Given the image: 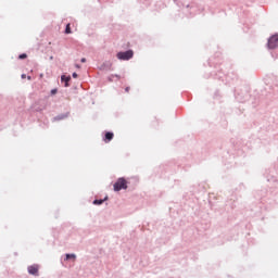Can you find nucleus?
<instances>
[{
    "label": "nucleus",
    "instance_id": "nucleus-21",
    "mask_svg": "<svg viewBox=\"0 0 278 278\" xmlns=\"http://www.w3.org/2000/svg\"><path fill=\"white\" fill-rule=\"evenodd\" d=\"M235 77H236V79H238V75H236Z\"/></svg>",
    "mask_w": 278,
    "mask_h": 278
},
{
    "label": "nucleus",
    "instance_id": "nucleus-18",
    "mask_svg": "<svg viewBox=\"0 0 278 278\" xmlns=\"http://www.w3.org/2000/svg\"><path fill=\"white\" fill-rule=\"evenodd\" d=\"M80 62L85 63V62H86V58H83V59L80 60Z\"/></svg>",
    "mask_w": 278,
    "mask_h": 278
},
{
    "label": "nucleus",
    "instance_id": "nucleus-7",
    "mask_svg": "<svg viewBox=\"0 0 278 278\" xmlns=\"http://www.w3.org/2000/svg\"><path fill=\"white\" fill-rule=\"evenodd\" d=\"M61 81L64 84L65 88H68L71 86V75H62Z\"/></svg>",
    "mask_w": 278,
    "mask_h": 278
},
{
    "label": "nucleus",
    "instance_id": "nucleus-3",
    "mask_svg": "<svg viewBox=\"0 0 278 278\" xmlns=\"http://www.w3.org/2000/svg\"><path fill=\"white\" fill-rule=\"evenodd\" d=\"M116 56H117V60H122V61L131 60V58H134V50L121 51L116 54Z\"/></svg>",
    "mask_w": 278,
    "mask_h": 278
},
{
    "label": "nucleus",
    "instance_id": "nucleus-14",
    "mask_svg": "<svg viewBox=\"0 0 278 278\" xmlns=\"http://www.w3.org/2000/svg\"><path fill=\"white\" fill-rule=\"evenodd\" d=\"M72 77H73L74 79H77V77H78L77 73L74 72V73L72 74Z\"/></svg>",
    "mask_w": 278,
    "mask_h": 278
},
{
    "label": "nucleus",
    "instance_id": "nucleus-16",
    "mask_svg": "<svg viewBox=\"0 0 278 278\" xmlns=\"http://www.w3.org/2000/svg\"><path fill=\"white\" fill-rule=\"evenodd\" d=\"M22 79H26L27 78V75L26 74H22Z\"/></svg>",
    "mask_w": 278,
    "mask_h": 278
},
{
    "label": "nucleus",
    "instance_id": "nucleus-15",
    "mask_svg": "<svg viewBox=\"0 0 278 278\" xmlns=\"http://www.w3.org/2000/svg\"><path fill=\"white\" fill-rule=\"evenodd\" d=\"M58 93V89H52L51 90V94H56Z\"/></svg>",
    "mask_w": 278,
    "mask_h": 278
},
{
    "label": "nucleus",
    "instance_id": "nucleus-9",
    "mask_svg": "<svg viewBox=\"0 0 278 278\" xmlns=\"http://www.w3.org/2000/svg\"><path fill=\"white\" fill-rule=\"evenodd\" d=\"M108 197H105L104 199H96L93 200L92 204L93 205H103V203H105V201H108Z\"/></svg>",
    "mask_w": 278,
    "mask_h": 278
},
{
    "label": "nucleus",
    "instance_id": "nucleus-13",
    "mask_svg": "<svg viewBox=\"0 0 278 278\" xmlns=\"http://www.w3.org/2000/svg\"><path fill=\"white\" fill-rule=\"evenodd\" d=\"M18 60H27V53L20 54Z\"/></svg>",
    "mask_w": 278,
    "mask_h": 278
},
{
    "label": "nucleus",
    "instance_id": "nucleus-11",
    "mask_svg": "<svg viewBox=\"0 0 278 278\" xmlns=\"http://www.w3.org/2000/svg\"><path fill=\"white\" fill-rule=\"evenodd\" d=\"M68 260H73L75 262V260H77V255L75 253L65 254V261L68 262Z\"/></svg>",
    "mask_w": 278,
    "mask_h": 278
},
{
    "label": "nucleus",
    "instance_id": "nucleus-6",
    "mask_svg": "<svg viewBox=\"0 0 278 278\" xmlns=\"http://www.w3.org/2000/svg\"><path fill=\"white\" fill-rule=\"evenodd\" d=\"M100 71H112V62L105 61L103 64L99 67Z\"/></svg>",
    "mask_w": 278,
    "mask_h": 278
},
{
    "label": "nucleus",
    "instance_id": "nucleus-19",
    "mask_svg": "<svg viewBox=\"0 0 278 278\" xmlns=\"http://www.w3.org/2000/svg\"><path fill=\"white\" fill-rule=\"evenodd\" d=\"M27 79L30 81V79H31V76H27Z\"/></svg>",
    "mask_w": 278,
    "mask_h": 278
},
{
    "label": "nucleus",
    "instance_id": "nucleus-17",
    "mask_svg": "<svg viewBox=\"0 0 278 278\" xmlns=\"http://www.w3.org/2000/svg\"><path fill=\"white\" fill-rule=\"evenodd\" d=\"M130 88L129 87H126L125 88V92H129Z\"/></svg>",
    "mask_w": 278,
    "mask_h": 278
},
{
    "label": "nucleus",
    "instance_id": "nucleus-5",
    "mask_svg": "<svg viewBox=\"0 0 278 278\" xmlns=\"http://www.w3.org/2000/svg\"><path fill=\"white\" fill-rule=\"evenodd\" d=\"M114 140V132L106 131L103 137V141L108 144V142H112Z\"/></svg>",
    "mask_w": 278,
    "mask_h": 278
},
{
    "label": "nucleus",
    "instance_id": "nucleus-12",
    "mask_svg": "<svg viewBox=\"0 0 278 278\" xmlns=\"http://www.w3.org/2000/svg\"><path fill=\"white\" fill-rule=\"evenodd\" d=\"M65 34H72L71 24H67V25H66V27H65Z\"/></svg>",
    "mask_w": 278,
    "mask_h": 278
},
{
    "label": "nucleus",
    "instance_id": "nucleus-10",
    "mask_svg": "<svg viewBox=\"0 0 278 278\" xmlns=\"http://www.w3.org/2000/svg\"><path fill=\"white\" fill-rule=\"evenodd\" d=\"M114 77L116 78V81H118L121 79V75L118 74H112L108 77V81H114Z\"/></svg>",
    "mask_w": 278,
    "mask_h": 278
},
{
    "label": "nucleus",
    "instance_id": "nucleus-2",
    "mask_svg": "<svg viewBox=\"0 0 278 278\" xmlns=\"http://www.w3.org/2000/svg\"><path fill=\"white\" fill-rule=\"evenodd\" d=\"M127 179L125 177L118 178L113 185L114 192H121V190H127Z\"/></svg>",
    "mask_w": 278,
    "mask_h": 278
},
{
    "label": "nucleus",
    "instance_id": "nucleus-8",
    "mask_svg": "<svg viewBox=\"0 0 278 278\" xmlns=\"http://www.w3.org/2000/svg\"><path fill=\"white\" fill-rule=\"evenodd\" d=\"M71 116V112L61 113L53 117V121H64L65 118H68Z\"/></svg>",
    "mask_w": 278,
    "mask_h": 278
},
{
    "label": "nucleus",
    "instance_id": "nucleus-1",
    "mask_svg": "<svg viewBox=\"0 0 278 278\" xmlns=\"http://www.w3.org/2000/svg\"><path fill=\"white\" fill-rule=\"evenodd\" d=\"M267 49L273 51L271 58H274V60H278V33L271 35L267 39Z\"/></svg>",
    "mask_w": 278,
    "mask_h": 278
},
{
    "label": "nucleus",
    "instance_id": "nucleus-20",
    "mask_svg": "<svg viewBox=\"0 0 278 278\" xmlns=\"http://www.w3.org/2000/svg\"><path fill=\"white\" fill-rule=\"evenodd\" d=\"M222 78H223V76L219 75V76H218V79H222Z\"/></svg>",
    "mask_w": 278,
    "mask_h": 278
},
{
    "label": "nucleus",
    "instance_id": "nucleus-4",
    "mask_svg": "<svg viewBox=\"0 0 278 278\" xmlns=\"http://www.w3.org/2000/svg\"><path fill=\"white\" fill-rule=\"evenodd\" d=\"M28 275H33L34 277H39L40 276V266L38 264H34L27 267Z\"/></svg>",
    "mask_w": 278,
    "mask_h": 278
}]
</instances>
